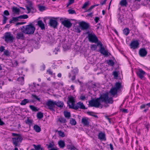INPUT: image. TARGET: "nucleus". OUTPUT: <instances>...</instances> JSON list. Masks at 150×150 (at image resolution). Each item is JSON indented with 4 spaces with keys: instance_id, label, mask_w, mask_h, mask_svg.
Segmentation results:
<instances>
[{
    "instance_id": "nucleus-1",
    "label": "nucleus",
    "mask_w": 150,
    "mask_h": 150,
    "mask_svg": "<svg viewBox=\"0 0 150 150\" xmlns=\"http://www.w3.org/2000/svg\"><path fill=\"white\" fill-rule=\"evenodd\" d=\"M21 30L25 34L32 35L34 33L35 28L32 23H30L28 25L23 26Z\"/></svg>"
},
{
    "instance_id": "nucleus-2",
    "label": "nucleus",
    "mask_w": 150,
    "mask_h": 150,
    "mask_svg": "<svg viewBox=\"0 0 150 150\" xmlns=\"http://www.w3.org/2000/svg\"><path fill=\"white\" fill-rule=\"evenodd\" d=\"M11 135L13 137L12 138V142L13 145L15 146H18L23 139L21 135L20 134L12 133Z\"/></svg>"
},
{
    "instance_id": "nucleus-3",
    "label": "nucleus",
    "mask_w": 150,
    "mask_h": 150,
    "mask_svg": "<svg viewBox=\"0 0 150 150\" xmlns=\"http://www.w3.org/2000/svg\"><path fill=\"white\" fill-rule=\"evenodd\" d=\"M100 103H104L112 104L113 102V99L112 98H109L108 93H103L98 98Z\"/></svg>"
},
{
    "instance_id": "nucleus-4",
    "label": "nucleus",
    "mask_w": 150,
    "mask_h": 150,
    "mask_svg": "<svg viewBox=\"0 0 150 150\" xmlns=\"http://www.w3.org/2000/svg\"><path fill=\"white\" fill-rule=\"evenodd\" d=\"M97 45H99L100 48L99 50V51L103 55H104L105 56H108L110 54L109 53L107 50L105 49L104 47L103 46V45L102 43L99 41L97 43Z\"/></svg>"
},
{
    "instance_id": "nucleus-5",
    "label": "nucleus",
    "mask_w": 150,
    "mask_h": 150,
    "mask_svg": "<svg viewBox=\"0 0 150 150\" xmlns=\"http://www.w3.org/2000/svg\"><path fill=\"white\" fill-rule=\"evenodd\" d=\"M89 103L90 106L94 107L96 108L98 107L101 104L98 98L96 99H93L89 101Z\"/></svg>"
},
{
    "instance_id": "nucleus-6",
    "label": "nucleus",
    "mask_w": 150,
    "mask_h": 150,
    "mask_svg": "<svg viewBox=\"0 0 150 150\" xmlns=\"http://www.w3.org/2000/svg\"><path fill=\"white\" fill-rule=\"evenodd\" d=\"M68 100L67 102L69 108L74 109L75 105V100L72 96L68 97Z\"/></svg>"
},
{
    "instance_id": "nucleus-7",
    "label": "nucleus",
    "mask_w": 150,
    "mask_h": 150,
    "mask_svg": "<svg viewBox=\"0 0 150 150\" xmlns=\"http://www.w3.org/2000/svg\"><path fill=\"white\" fill-rule=\"evenodd\" d=\"M14 40L13 35L10 32H6L5 34L4 40L6 42H13Z\"/></svg>"
},
{
    "instance_id": "nucleus-8",
    "label": "nucleus",
    "mask_w": 150,
    "mask_h": 150,
    "mask_svg": "<svg viewBox=\"0 0 150 150\" xmlns=\"http://www.w3.org/2000/svg\"><path fill=\"white\" fill-rule=\"evenodd\" d=\"M88 38L89 42L95 43L98 42V39L94 33H89L88 35Z\"/></svg>"
},
{
    "instance_id": "nucleus-9",
    "label": "nucleus",
    "mask_w": 150,
    "mask_h": 150,
    "mask_svg": "<svg viewBox=\"0 0 150 150\" xmlns=\"http://www.w3.org/2000/svg\"><path fill=\"white\" fill-rule=\"evenodd\" d=\"M55 101L50 99L46 103V105L48 107L50 110L53 111L54 110V108L55 107Z\"/></svg>"
},
{
    "instance_id": "nucleus-10",
    "label": "nucleus",
    "mask_w": 150,
    "mask_h": 150,
    "mask_svg": "<svg viewBox=\"0 0 150 150\" xmlns=\"http://www.w3.org/2000/svg\"><path fill=\"white\" fill-rule=\"evenodd\" d=\"M60 21H61V23L66 27L69 28L72 25V23L69 20L66 19L63 20V18H61Z\"/></svg>"
},
{
    "instance_id": "nucleus-11",
    "label": "nucleus",
    "mask_w": 150,
    "mask_h": 150,
    "mask_svg": "<svg viewBox=\"0 0 150 150\" xmlns=\"http://www.w3.org/2000/svg\"><path fill=\"white\" fill-rule=\"evenodd\" d=\"M139 44L138 40H134L132 41L130 44V48L135 49L138 48Z\"/></svg>"
},
{
    "instance_id": "nucleus-12",
    "label": "nucleus",
    "mask_w": 150,
    "mask_h": 150,
    "mask_svg": "<svg viewBox=\"0 0 150 150\" xmlns=\"http://www.w3.org/2000/svg\"><path fill=\"white\" fill-rule=\"evenodd\" d=\"M24 33L21 32H20L18 33L16 35V38L17 40H23L25 39V36L24 34Z\"/></svg>"
},
{
    "instance_id": "nucleus-13",
    "label": "nucleus",
    "mask_w": 150,
    "mask_h": 150,
    "mask_svg": "<svg viewBox=\"0 0 150 150\" xmlns=\"http://www.w3.org/2000/svg\"><path fill=\"white\" fill-rule=\"evenodd\" d=\"M49 23L50 25L54 28H56L58 25L57 21L56 20L52 18L50 19Z\"/></svg>"
},
{
    "instance_id": "nucleus-14",
    "label": "nucleus",
    "mask_w": 150,
    "mask_h": 150,
    "mask_svg": "<svg viewBox=\"0 0 150 150\" xmlns=\"http://www.w3.org/2000/svg\"><path fill=\"white\" fill-rule=\"evenodd\" d=\"M147 53V51L144 48H141L139 50V56L142 57H144L146 56Z\"/></svg>"
},
{
    "instance_id": "nucleus-15",
    "label": "nucleus",
    "mask_w": 150,
    "mask_h": 150,
    "mask_svg": "<svg viewBox=\"0 0 150 150\" xmlns=\"http://www.w3.org/2000/svg\"><path fill=\"white\" fill-rule=\"evenodd\" d=\"M98 139L101 140H106V135L104 132L100 131L98 135Z\"/></svg>"
},
{
    "instance_id": "nucleus-16",
    "label": "nucleus",
    "mask_w": 150,
    "mask_h": 150,
    "mask_svg": "<svg viewBox=\"0 0 150 150\" xmlns=\"http://www.w3.org/2000/svg\"><path fill=\"white\" fill-rule=\"evenodd\" d=\"M79 108L82 109H86L85 106L84 105L83 103L79 102L77 103L75 105L74 109L77 110Z\"/></svg>"
},
{
    "instance_id": "nucleus-17",
    "label": "nucleus",
    "mask_w": 150,
    "mask_h": 150,
    "mask_svg": "<svg viewBox=\"0 0 150 150\" xmlns=\"http://www.w3.org/2000/svg\"><path fill=\"white\" fill-rule=\"evenodd\" d=\"M145 73V72L142 69H139L137 72V75L141 79H143Z\"/></svg>"
},
{
    "instance_id": "nucleus-18",
    "label": "nucleus",
    "mask_w": 150,
    "mask_h": 150,
    "mask_svg": "<svg viewBox=\"0 0 150 150\" xmlns=\"http://www.w3.org/2000/svg\"><path fill=\"white\" fill-rule=\"evenodd\" d=\"M79 25L82 30H86L88 29L89 26L88 23L83 21L81 22Z\"/></svg>"
},
{
    "instance_id": "nucleus-19",
    "label": "nucleus",
    "mask_w": 150,
    "mask_h": 150,
    "mask_svg": "<svg viewBox=\"0 0 150 150\" xmlns=\"http://www.w3.org/2000/svg\"><path fill=\"white\" fill-rule=\"evenodd\" d=\"M38 25L42 30L45 29V25L41 20L38 21Z\"/></svg>"
},
{
    "instance_id": "nucleus-20",
    "label": "nucleus",
    "mask_w": 150,
    "mask_h": 150,
    "mask_svg": "<svg viewBox=\"0 0 150 150\" xmlns=\"http://www.w3.org/2000/svg\"><path fill=\"white\" fill-rule=\"evenodd\" d=\"M117 89L113 87L110 89L109 93L113 96H114L117 93Z\"/></svg>"
},
{
    "instance_id": "nucleus-21",
    "label": "nucleus",
    "mask_w": 150,
    "mask_h": 150,
    "mask_svg": "<svg viewBox=\"0 0 150 150\" xmlns=\"http://www.w3.org/2000/svg\"><path fill=\"white\" fill-rule=\"evenodd\" d=\"M82 123L85 126H88L89 125V122L88 119L85 118H83L81 120Z\"/></svg>"
},
{
    "instance_id": "nucleus-22",
    "label": "nucleus",
    "mask_w": 150,
    "mask_h": 150,
    "mask_svg": "<svg viewBox=\"0 0 150 150\" xmlns=\"http://www.w3.org/2000/svg\"><path fill=\"white\" fill-rule=\"evenodd\" d=\"M59 146L61 148L63 149L65 146V144L64 142L62 140H60L58 142Z\"/></svg>"
},
{
    "instance_id": "nucleus-23",
    "label": "nucleus",
    "mask_w": 150,
    "mask_h": 150,
    "mask_svg": "<svg viewBox=\"0 0 150 150\" xmlns=\"http://www.w3.org/2000/svg\"><path fill=\"white\" fill-rule=\"evenodd\" d=\"M34 130L37 132H39L41 131L40 127L37 125H35L33 127Z\"/></svg>"
},
{
    "instance_id": "nucleus-24",
    "label": "nucleus",
    "mask_w": 150,
    "mask_h": 150,
    "mask_svg": "<svg viewBox=\"0 0 150 150\" xmlns=\"http://www.w3.org/2000/svg\"><path fill=\"white\" fill-rule=\"evenodd\" d=\"M55 105H57L58 107L62 108L64 105V103L63 102L61 101H58L57 102L55 101Z\"/></svg>"
},
{
    "instance_id": "nucleus-25",
    "label": "nucleus",
    "mask_w": 150,
    "mask_h": 150,
    "mask_svg": "<svg viewBox=\"0 0 150 150\" xmlns=\"http://www.w3.org/2000/svg\"><path fill=\"white\" fill-rule=\"evenodd\" d=\"M12 11L14 13H18L20 11L19 9L16 7H13L12 8Z\"/></svg>"
},
{
    "instance_id": "nucleus-26",
    "label": "nucleus",
    "mask_w": 150,
    "mask_h": 150,
    "mask_svg": "<svg viewBox=\"0 0 150 150\" xmlns=\"http://www.w3.org/2000/svg\"><path fill=\"white\" fill-rule=\"evenodd\" d=\"M46 145L47 146V148L48 149V150L53 149L54 148V144L53 143H50L49 144H46Z\"/></svg>"
},
{
    "instance_id": "nucleus-27",
    "label": "nucleus",
    "mask_w": 150,
    "mask_h": 150,
    "mask_svg": "<svg viewBox=\"0 0 150 150\" xmlns=\"http://www.w3.org/2000/svg\"><path fill=\"white\" fill-rule=\"evenodd\" d=\"M120 4L122 6H126L127 4V2L126 0H121L120 2Z\"/></svg>"
},
{
    "instance_id": "nucleus-28",
    "label": "nucleus",
    "mask_w": 150,
    "mask_h": 150,
    "mask_svg": "<svg viewBox=\"0 0 150 150\" xmlns=\"http://www.w3.org/2000/svg\"><path fill=\"white\" fill-rule=\"evenodd\" d=\"M33 122V120H32L28 119L25 120V123L28 125L30 126L32 125Z\"/></svg>"
},
{
    "instance_id": "nucleus-29",
    "label": "nucleus",
    "mask_w": 150,
    "mask_h": 150,
    "mask_svg": "<svg viewBox=\"0 0 150 150\" xmlns=\"http://www.w3.org/2000/svg\"><path fill=\"white\" fill-rule=\"evenodd\" d=\"M121 84L119 82H117L115 84V87H114L116 89H117V90H119L121 87Z\"/></svg>"
},
{
    "instance_id": "nucleus-30",
    "label": "nucleus",
    "mask_w": 150,
    "mask_h": 150,
    "mask_svg": "<svg viewBox=\"0 0 150 150\" xmlns=\"http://www.w3.org/2000/svg\"><path fill=\"white\" fill-rule=\"evenodd\" d=\"M124 34L127 35L129 33V30L128 28H125L123 30Z\"/></svg>"
},
{
    "instance_id": "nucleus-31",
    "label": "nucleus",
    "mask_w": 150,
    "mask_h": 150,
    "mask_svg": "<svg viewBox=\"0 0 150 150\" xmlns=\"http://www.w3.org/2000/svg\"><path fill=\"white\" fill-rule=\"evenodd\" d=\"M29 100L28 99H24L22 100L20 103L21 105H25L27 103H28Z\"/></svg>"
},
{
    "instance_id": "nucleus-32",
    "label": "nucleus",
    "mask_w": 150,
    "mask_h": 150,
    "mask_svg": "<svg viewBox=\"0 0 150 150\" xmlns=\"http://www.w3.org/2000/svg\"><path fill=\"white\" fill-rule=\"evenodd\" d=\"M59 121L61 123H65L66 122L65 118L62 117H60L58 119Z\"/></svg>"
},
{
    "instance_id": "nucleus-33",
    "label": "nucleus",
    "mask_w": 150,
    "mask_h": 150,
    "mask_svg": "<svg viewBox=\"0 0 150 150\" xmlns=\"http://www.w3.org/2000/svg\"><path fill=\"white\" fill-rule=\"evenodd\" d=\"M64 116L67 118L69 119L70 117V113L68 112L64 111Z\"/></svg>"
},
{
    "instance_id": "nucleus-34",
    "label": "nucleus",
    "mask_w": 150,
    "mask_h": 150,
    "mask_svg": "<svg viewBox=\"0 0 150 150\" xmlns=\"http://www.w3.org/2000/svg\"><path fill=\"white\" fill-rule=\"evenodd\" d=\"M29 107L30 109L33 111L36 112L38 111L37 108L33 105H30Z\"/></svg>"
},
{
    "instance_id": "nucleus-35",
    "label": "nucleus",
    "mask_w": 150,
    "mask_h": 150,
    "mask_svg": "<svg viewBox=\"0 0 150 150\" xmlns=\"http://www.w3.org/2000/svg\"><path fill=\"white\" fill-rule=\"evenodd\" d=\"M19 19H25L28 18V16L27 15L25 14L19 16Z\"/></svg>"
},
{
    "instance_id": "nucleus-36",
    "label": "nucleus",
    "mask_w": 150,
    "mask_h": 150,
    "mask_svg": "<svg viewBox=\"0 0 150 150\" xmlns=\"http://www.w3.org/2000/svg\"><path fill=\"white\" fill-rule=\"evenodd\" d=\"M43 113L41 112H38L37 114V117L38 119H41L43 117Z\"/></svg>"
},
{
    "instance_id": "nucleus-37",
    "label": "nucleus",
    "mask_w": 150,
    "mask_h": 150,
    "mask_svg": "<svg viewBox=\"0 0 150 150\" xmlns=\"http://www.w3.org/2000/svg\"><path fill=\"white\" fill-rule=\"evenodd\" d=\"M17 80L19 81H21V84L23 85V84L24 81V78L23 77H19L17 79Z\"/></svg>"
},
{
    "instance_id": "nucleus-38",
    "label": "nucleus",
    "mask_w": 150,
    "mask_h": 150,
    "mask_svg": "<svg viewBox=\"0 0 150 150\" xmlns=\"http://www.w3.org/2000/svg\"><path fill=\"white\" fill-rule=\"evenodd\" d=\"M58 134L60 137H64L65 135L64 132H62L61 131H57Z\"/></svg>"
},
{
    "instance_id": "nucleus-39",
    "label": "nucleus",
    "mask_w": 150,
    "mask_h": 150,
    "mask_svg": "<svg viewBox=\"0 0 150 150\" xmlns=\"http://www.w3.org/2000/svg\"><path fill=\"white\" fill-rule=\"evenodd\" d=\"M108 64L111 66H113L114 64V62L112 59H110L107 62Z\"/></svg>"
},
{
    "instance_id": "nucleus-40",
    "label": "nucleus",
    "mask_w": 150,
    "mask_h": 150,
    "mask_svg": "<svg viewBox=\"0 0 150 150\" xmlns=\"http://www.w3.org/2000/svg\"><path fill=\"white\" fill-rule=\"evenodd\" d=\"M78 69L77 68H75L72 71V72L74 75H76L78 73Z\"/></svg>"
},
{
    "instance_id": "nucleus-41",
    "label": "nucleus",
    "mask_w": 150,
    "mask_h": 150,
    "mask_svg": "<svg viewBox=\"0 0 150 150\" xmlns=\"http://www.w3.org/2000/svg\"><path fill=\"white\" fill-rule=\"evenodd\" d=\"M76 123V120L73 118H71L70 120V123L72 125H75Z\"/></svg>"
},
{
    "instance_id": "nucleus-42",
    "label": "nucleus",
    "mask_w": 150,
    "mask_h": 150,
    "mask_svg": "<svg viewBox=\"0 0 150 150\" xmlns=\"http://www.w3.org/2000/svg\"><path fill=\"white\" fill-rule=\"evenodd\" d=\"M75 32L77 33H79L81 32L80 28V27H76L75 29Z\"/></svg>"
},
{
    "instance_id": "nucleus-43",
    "label": "nucleus",
    "mask_w": 150,
    "mask_h": 150,
    "mask_svg": "<svg viewBox=\"0 0 150 150\" xmlns=\"http://www.w3.org/2000/svg\"><path fill=\"white\" fill-rule=\"evenodd\" d=\"M33 146L36 150H39L40 149V145L36 146V145L34 144Z\"/></svg>"
},
{
    "instance_id": "nucleus-44",
    "label": "nucleus",
    "mask_w": 150,
    "mask_h": 150,
    "mask_svg": "<svg viewBox=\"0 0 150 150\" xmlns=\"http://www.w3.org/2000/svg\"><path fill=\"white\" fill-rule=\"evenodd\" d=\"M98 45H91V48L92 50H95L97 48V46Z\"/></svg>"
},
{
    "instance_id": "nucleus-45",
    "label": "nucleus",
    "mask_w": 150,
    "mask_h": 150,
    "mask_svg": "<svg viewBox=\"0 0 150 150\" xmlns=\"http://www.w3.org/2000/svg\"><path fill=\"white\" fill-rule=\"evenodd\" d=\"M88 114L91 116H92L96 118H98V117L97 115H94V113L92 112H88Z\"/></svg>"
},
{
    "instance_id": "nucleus-46",
    "label": "nucleus",
    "mask_w": 150,
    "mask_h": 150,
    "mask_svg": "<svg viewBox=\"0 0 150 150\" xmlns=\"http://www.w3.org/2000/svg\"><path fill=\"white\" fill-rule=\"evenodd\" d=\"M12 21L14 22H16L18 21L19 19V16L17 17H13L12 18Z\"/></svg>"
},
{
    "instance_id": "nucleus-47",
    "label": "nucleus",
    "mask_w": 150,
    "mask_h": 150,
    "mask_svg": "<svg viewBox=\"0 0 150 150\" xmlns=\"http://www.w3.org/2000/svg\"><path fill=\"white\" fill-rule=\"evenodd\" d=\"M88 4L89 3L88 2H86L83 5V6L82 7V8L83 9L85 8L86 7H87L88 6Z\"/></svg>"
},
{
    "instance_id": "nucleus-48",
    "label": "nucleus",
    "mask_w": 150,
    "mask_h": 150,
    "mask_svg": "<svg viewBox=\"0 0 150 150\" xmlns=\"http://www.w3.org/2000/svg\"><path fill=\"white\" fill-rule=\"evenodd\" d=\"M38 7L39 10L41 11H43L45 9V6H39Z\"/></svg>"
},
{
    "instance_id": "nucleus-49",
    "label": "nucleus",
    "mask_w": 150,
    "mask_h": 150,
    "mask_svg": "<svg viewBox=\"0 0 150 150\" xmlns=\"http://www.w3.org/2000/svg\"><path fill=\"white\" fill-rule=\"evenodd\" d=\"M3 23L4 24L6 23V21L7 20V18L4 16H3Z\"/></svg>"
},
{
    "instance_id": "nucleus-50",
    "label": "nucleus",
    "mask_w": 150,
    "mask_h": 150,
    "mask_svg": "<svg viewBox=\"0 0 150 150\" xmlns=\"http://www.w3.org/2000/svg\"><path fill=\"white\" fill-rule=\"evenodd\" d=\"M68 11L69 13V14H73L75 13H76L75 11L74 10H72V9H69L68 10Z\"/></svg>"
},
{
    "instance_id": "nucleus-51",
    "label": "nucleus",
    "mask_w": 150,
    "mask_h": 150,
    "mask_svg": "<svg viewBox=\"0 0 150 150\" xmlns=\"http://www.w3.org/2000/svg\"><path fill=\"white\" fill-rule=\"evenodd\" d=\"M120 110L122 112L124 113H127L128 112V110L127 109H122Z\"/></svg>"
},
{
    "instance_id": "nucleus-52",
    "label": "nucleus",
    "mask_w": 150,
    "mask_h": 150,
    "mask_svg": "<svg viewBox=\"0 0 150 150\" xmlns=\"http://www.w3.org/2000/svg\"><path fill=\"white\" fill-rule=\"evenodd\" d=\"M112 75L115 77H117L118 76V73L116 71H115L113 72V73H112Z\"/></svg>"
},
{
    "instance_id": "nucleus-53",
    "label": "nucleus",
    "mask_w": 150,
    "mask_h": 150,
    "mask_svg": "<svg viewBox=\"0 0 150 150\" xmlns=\"http://www.w3.org/2000/svg\"><path fill=\"white\" fill-rule=\"evenodd\" d=\"M74 2V0H69L67 4V6H68Z\"/></svg>"
},
{
    "instance_id": "nucleus-54",
    "label": "nucleus",
    "mask_w": 150,
    "mask_h": 150,
    "mask_svg": "<svg viewBox=\"0 0 150 150\" xmlns=\"http://www.w3.org/2000/svg\"><path fill=\"white\" fill-rule=\"evenodd\" d=\"M4 15H5L6 16H8L9 15V12L8 11V10H5L4 11Z\"/></svg>"
},
{
    "instance_id": "nucleus-55",
    "label": "nucleus",
    "mask_w": 150,
    "mask_h": 150,
    "mask_svg": "<svg viewBox=\"0 0 150 150\" xmlns=\"http://www.w3.org/2000/svg\"><path fill=\"white\" fill-rule=\"evenodd\" d=\"M26 9L28 11V13H29L31 11V7H29L28 6H26Z\"/></svg>"
},
{
    "instance_id": "nucleus-56",
    "label": "nucleus",
    "mask_w": 150,
    "mask_h": 150,
    "mask_svg": "<svg viewBox=\"0 0 150 150\" xmlns=\"http://www.w3.org/2000/svg\"><path fill=\"white\" fill-rule=\"evenodd\" d=\"M4 54L5 55H6L7 56H8L9 55V52L7 50L5 51L4 52Z\"/></svg>"
},
{
    "instance_id": "nucleus-57",
    "label": "nucleus",
    "mask_w": 150,
    "mask_h": 150,
    "mask_svg": "<svg viewBox=\"0 0 150 150\" xmlns=\"http://www.w3.org/2000/svg\"><path fill=\"white\" fill-rule=\"evenodd\" d=\"M95 6H95V5L92 6L90 7V8L88 9L86 11L87 12H89L90 11V10H91L94 7H95Z\"/></svg>"
},
{
    "instance_id": "nucleus-58",
    "label": "nucleus",
    "mask_w": 150,
    "mask_h": 150,
    "mask_svg": "<svg viewBox=\"0 0 150 150\" xmlns=\"http://www.w3.org/2000/svg\"><path fill=\"white\" fill-rule=\"evenodd\" d=\"M47 72L50 75H52V72L51 70L50 69H48L47 70Z\"/></svg>"
},
{
    "instance_id": "nucleus-59",
    "label": "nucleus",
    "mask_w": 150,
    "mask_h": 150,
    "mask_svg": "<svg viewBox=\"0 0 150 150\" xmlns=\"http://www.w3.org/2000/svg\"><path fill=\"white\" fill-rule=\"evenodd\" d=\"M32 96L34 98H35L37 100H40V99L39 98H38V97L35 95H34V94H33L32 95Z\"/></svg>"
},
{
    "instance_id": "nucleus-60",
    "label": "nucleus",
    "mask_w": 150,
    "mask_h": 150,
    "mask_svg": "<svg viewBox=\"0 0 150 150\" xmlns=\"http://www.w3.org/2000/svg\"><path fill=\"white\" fill-rule=\"evenodd\" d=\"M146 106V104H143L142 105L140 106V109H142L143 108H145Z\"/></svg>"
},
{
    "instance_id": "nucleus-61",
    "label": "nucleus",
    "mask_w": 150,
    "mask_h": 150,
    "mask_svg": "<svg viewBox=\"0 0 150 150\" xmlns=\"http://www.w3.org/2000/svg\"><path fill=\"white\" fill-rule=\"evenodd\" d=\"M80 98L82 100H84L86 98V97L85 96H81L80 97Z\"/></svg>"
},
{
    "instance_id": "nucleus-62",
    "label": "nucleus",
    "mask_w": 150,
    "mask_h": 150,
    "mask_svg": "<svg viewBox=\"0 0 150 150\" xmlns=\"http://www.w3.org/2000/svg\"><path fill=\"white\" fill-rule=\"evenodd\" d=\"M4 50V47L3 46H1L0 47V51L1 52H3Z\"/></svg>"
},
{
    "instance_id": "nucleus-63",
    "label": "nucleus",
    "mask_w": 150,
    "mask_h": 150,
    "mask_svg": "<svg viewBox=\"0 0 150 150\" xmlns=\"http://www.w3.org/2000/svg\"><path fill=\"white\" fill-rule=\"evenodd\" d=\"M69 149L70 150H75V149H76V148L73 146H71Z\"/></svg>"
},
{
    "instance_id": "nucleus-64",
    "label": "nucleus",
    "mask_w": 150,
    "mask_h": 150,
    "mask_svg": "<svg viewBox=\"0 0 150 150\" xmlns=\"http://www.w3.org/2000/svg\"><path fill=\"white\" fill-rule=\"evenodd\" d=\"M99 18L98 17H95L94 20L96 23H97L98 22V21L99 20Z\"/></svg>"
}]
</instances>
